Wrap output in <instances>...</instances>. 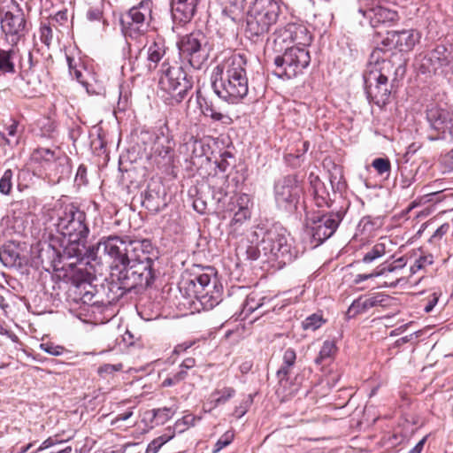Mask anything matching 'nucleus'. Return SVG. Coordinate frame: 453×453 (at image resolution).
Instances as JSON below:
<instances>
[{"label":"nucleus","mask_w":453,"mask_h":453,"mask_svg":"<svg viewBox=\"0 0 453 453\" xmlns=\"http://www.w3.org/2000/svg\"><path fill=\"white\" fill-rule=\"evenodd\" d=\"M75 181L79 185L85 184L87 182V168L82 165L77 169Z\"/></svg>","instance_id":"nucleus-59"},{"label":"nucleus","mask_w":453,"mask_h":453,"mask_svg":"<svg viewBox=\"0 0 453 453\" xmlns=\"http://www.w3.org/2000/svg\"><path fill=\"white\" fill-rule=\"evenodd\" d=\"M193 154L196 157L204 155V146L201 141L195 140L193 142Z\"/></svg>","instance_id":"nucleus-63"},{"label":"nucleus","mask_w":453,"mask_h":453,"mask_svg":"<svg viewBox=\"0 0 453 453\" xmlns=\"http://www.w3.org/2000/svg\"><path fill=\"white\" fill-rule=\"evenodd\" d=\"M174 147L173 138L168 134V130L160 128L156 136L154 152L163 158L171 157V152Z\"/></svg>","instance_id":"nucleus-24"},{"label":"nucleus","mask_w":453,"mask_h":453,"mask_svg":"<svg viewBox=\"0 0 453 453\" xmlns=\"http://www.w3.org/2000/svg\"><path fill=\"white\" fill-rule=\"evenodd\" d=\"M40 39L41 42L48 47L51 44L53 39V32L50 26L45 24L41 26Z\"/></svg>","instance_id":"nucleus-52"},{"label":"nucleus","mask_w":453,"mask_h":453,"mask_svg":"<svg viewBox=\"0 0 453 453\" xmlns=\"http://www.w3.org/2000/svg\"><path fill=\"white\" fill-rule=\"evenodd\" d=\"M151 2L142 1L139 5L132 7L128 13L124 16L127 20L140 24V27H148L151 13Z\"/></svg>","instance_id":"nucleus-23"},{"label":"nucleus","mask_w":453,"mask_h":453,"mask_svg":"<svg viewBox=\"0 0 453 453\" xmlns=\"http://www.w3.org/2000/svg\"><path fill=\"white\" fill-rule=\"evenodd\" d=\"M281 55L274 58L275 73L281 78L291 79L303 73L311 62L309 50L304 47L286 46Z\"/></svg>","instance_id":"nucleus-10"},{"label":"nucleus","mask_w":453,"mask_h":453,"mask_svg":"<svg viewBox=\"0 0 453 453\" xmlns=\"http://www.w3.org/2000/svg\"><path fill=\"white\" fill-rule=\"evenodd\" d=\"M340 206L332 209L329 213L312 217L307 220V234L311 238L313 247H317L330 238L343 219L350 203L339 196Z\"/></svg>","instance_id":"nucleus-6"},{"label":"nucleus","mask_w":453,"mask_h":453,"mask_svg":"<svg viewBox=\"0 0 453 453\" xmlns=\"http://www.w3.org/2000/svg\"><path fill=\"white\" fill-rule=\"evenodd\" d=\"M426 119L432 129L438 132L437 136H429L431 141L445 139L446 133L451 128L450 113L437 106H432L426 110Z\"/></svg>","instance_id":"nucleus-20"},{"label":"nucleus","mask_w":453,"mask_h":453,"mask_svg":"<svg viewBox=\"0 0 453 453\" xmlns=\"http://www.w3.org/2000/svg\"><path fill=\"white\" fill-rule=\"evenodd\" d=\"M166 46L161 39L146 45L134 58L130 59L131 71L136 76H148L159 66L160 62L169 59L165 57Z\"/></svg>","instance_id":"nucleus-11"},{"label":"nucleus","mask_w":453,"mask_h":453,"mask_svg":"<svg viewBox=\"0 0 453 453\" xmlns=\"http://www.w3.org/2000/svg\"><path fill=\"white\" fill-rule=\"evenodd\" d=\"M434 263V257L431 254L420 256L416 259L414 264L411 266L410 271L411 274H415L418 271L431 265Z\"/></svg>","instance_id":"nucleus-41"},{"label":"nucleus","mask_w":453,"mask_h":453,"mask_svg":"<svg viewBox=\"0 0 453 453\" xmlns=\"http://www.w3.org/2000/svg\"><path fill=\"white\" fill-rule=\"evenodd\" d=\"M158 73V87L168 94L176 103H180L193 88L191 78L180 65H172L169 59L160 64Z\"/></svg>","instance_id":"nucleus-7"},{"label":"nucleus","mask_w":453,"mask_h":453,"mask_svg":"<svg viewBox=\"0 0 453 453\" xmlns=\"http://www.w3.org/2000/svg\"><path fill=\"white\" fill-rule=\"evenodd\" d=\"M397 270L396 265L390 264L388 265L382 266L380 270H373L370 273H358L355 277V283H361L368 279L385 275L388 273H393Z\"/></svg>","instance_id":"nucleus-32"},{"label":"nucleus","mask_w":453,"mask_h":453,"mask_svg":"<svg viewBox=\"0 0 453 453\" xmlns=\"http://www.w3.org/2000/svg\"><path fill=\"white\" fill-rule=\"evenodd\" d=\"M6 135L4 133H0L5 143L10 146L17 145L19 143L18 123L13 121L6 127Z\"/></svg>","instance_id":"nucleus-36"},{"label":"nucleus","mask_w":453,"mask_h":453,"mask_svg":"<svg viewBox=\"0 0 453 453\" xmlns=\"http://www.w3.org/2000/svg\"><path fill=\"white\" fill-rule=\"evenodd\" d=\"M19 254L17 250L11 246H3L0 249V261L7 267H13L19 264Z\"/></svg>","instance_id":"nucleus-27"},{"label":"nucleus","mask_w":453,"mask_h":453,"mask_svg":"<svg viewBox=\"0 0 453 453\" xmlns=\"http://www.w3.org/2000/svg\"><path fill=\"white\" fill-rule=\"evenodd\" d=\"M58 157L55 156V152L46 148L36 149L33 153V158L38 162L45 163L44 167H51L53 162Z\"/></svg>","instance_id":"nucleus-33"},{"label":"nucleus","mask_w":453,"mask_h":453,"mask_svg":"<svg viewBox=\"0 0 453 453\" xmlns=\"http://www.w3.org/2000/svg\"><path fill=\"white\" fill-rule=\"evenodd\" d=\"M199 0H173L171 11L173 19L178 23L189 22L194 17Z\"/></svg>","instance_id":"nucleus-21"},{"label":"nucleus","mask_w":453,"mask_h":453,"mask_svg":"<svg viewBox=\"0 0 453 453\" xmlns=\"http://www.w3.org/2000/svg\"><path fill=\"white\" fill-rule=\"evenodd\" d=\"M246 0H226L223 13L232 20H236L242 14Z\"/></svg>","instance_id":"nucleus-29"},{"label":"nucleus","mask_w":453,"mask_h":453,"mask_svg":"<svg viewBox=\"0 0 453 453\" xmlns=\"http://www.w3.org/2000/svg\"><path fill=\"white\" fill-rule=\"evenodd\" d=\"M227 196V191L223 186L213 188L212 198L218 203L219 210H226L227 206L225 204V199Z\"/></svg>","instance_id":"nucleus-45"},{"label":"nucleus","mask_w":453,"mask_h":453,"mask_svg":"<svg viewBox=\"0 0 453 453\" xmlns=\"http://www.w3.org/2000/svg\"><path fill=\"white\" fill-rule=\"evenodd\" d=\"M195 293L203 309L211 310L222 301L223 287L212 268H207L193 280Z\"/></svg>","instance_id":"nucleus-13"},{"label":"nucleus","mask_w":453,"mask_h":453,"mask_svg":"<svg viewBox=\"0 0 453 453\" xmlns=\"http://www.w3.org/2000/svg\"><path fill=\"white\" fill-rule=\"evenodd\" d=\"M121 26L124 35L129 37H136L147 29V27H140V24L127 20L124 17L121 19Z\"/></svg>","instance_id":"nucleus-34"},{"label":"nucleus","mask_w":453,"mask_h":453,"mask_svg":"<svg viewBox=\"0 0 453 453\" xmlns=\"http://www.w3.org/2000/svg\"><path fill=\"white\" fill-rule=\"evenodd\" d=\"M33 63H32V53L28 52L27 56V61L26 63L24 61L20 62V68H21V77L23 80L27 81V82L29 84L30 79H29V72L32 68Z\"/></svg>","instance_id":"nucleus-51"},{"label":"nucleus","mask_w":453,"mask_h":453,"mask_svg":"<svg viewBox=\"0 0 453 453\" xmlns=\"http://www.w3.org/2000/svg\"><path fill=\"white\" fill-rule=\"evenodd\" d=\"M325 323V320L323 319L322 316L317 313L311 314V316L307 317L302 323L303 328L304 330H311L315 331L318 328H319L323 324Z\"/></svg>","instance_id":"nucleus-38"},{"label":"nucleus","mask_w":453,"mask_h":453,"mask_svg":"<svg viewBox=\"0 0 453 453\" xmlns=\"http://www.w3.org/2000/svg\"><path fill=\"white\" fill-rule=\"evenodd\" d=\"M391 69V62L385 57L379 64L375 62L374 67L364 76L367 99L379 107H383L390 96L388 74Z\"/></svg>","instance_id":"nucleus-8"},{"label":"nucleus","mask_w":453,"mask_h":453,"mask_svg":"<svg viewBox=\"0 0 453 453\" xmlns=\"http://www.w3.org/2000/svg\"><path fill=\"white\" fill-rule=\"evenodd\" d=\"M206 115L210 116L213 120L216 121H223L225 118H227V116L219 111H217L212 107L206 108Z\"/></svg>","instance_id":"nucleus-60"},{"label":"nucleus","mask_w":453,"mask_h":453,"mask_svg":"<svg viewBox=\"0 0 453 453\" xmlns=\"http://www.w3.org/2000/svg\"><path fill=\"white\" fill-rule=\"evenodd\" d=\"M15 10L7 11L1 19V27L12 44H17L28 34L30 25L23 10L16 1H12Z\"/></svg>","instance_id":"nucleus-16"},{"label":"nucleus","mask_w":453,"mask_h":453,"mask_svg":"<svg viewBox=\"0 0 453 453\" xmlns=\"http://www.w3.org/2000/svg\"><path fill=\"white\" fill-rule=\"evenodd\" d=\"M419 40L420 34L414 29L388 31L380 44L372 52L371 59L379 64L380 59L383 58L381 54L386 55L392 50H398L399 51L404 52L411 51Z\"/></svg>","instance_id":"nucleus-12"},{"label":"nucleus","mask_w":453,"mask_h":453,"mask_svg":"<svg viewBox=\"0 0 453 453\" xmlns=\"http://www.w3.org/2000/svg\"><path fill=\"white\" fill-rule=\"evenodd\" d=\"M311 194L318 207L326 206L333 209L336 207L334 205L336 202L337 195L334 193V198L332 199L325 184L319 178H316L314 181H311ZM340 196L341 195H339L338 197Z\"/></svg>","instance_id":"nucleus-22"},{"label":"nucleus","mask_w":453,"mask_h":453,"mask_svg":"<svg viewBox=\"0 0 453 453\" xmlns=\"http://www.w3.org/2000/svg\"><path fill=\"white\" fill-rule=\"evenodd\" d=\"M175 432L177 431L174 430V427L173 429L171 427H168L166 433L157 438L164 445L174 437Z\"/></svg>","instance_id":"nucleus-64"},{"label":"nucleus","mask_w":453,"mask_h":453,"mask_svg":"<svg viewBox=\"0 0 453 453\" xmlns=\"http://www.w3.org/2000/svg\"><path fill=\"white\" fill-rule=\"evenodd\" d=\"M251 244L239 245L236 248V253L239 257H243L246 259L254 261L259 258L262 249H259L257 245H254L252 240Z\"/></svg>","instance_id":"nucleus-30"},{"label":"nucleus","mask_w":453,"mask_h":453,"mask_svg":"<svg viewBox=\"0 0 453 453\" xmlns=\"http://www.w3.org/2000/svg\"><path fill=\"white\" fill-rule=\"evenodd\" d=\"M296 360V351L291 348L287 349L283 353L282 363L287 364V365H295Z\"/></svg>","instance_id":"nucleus-58"},{"label":"nucleus","mask_w":453,"mask_h":453,"mask_svg":"<svg viewBox=\"0 0 453 453\" xmlns=\"http://www.w3.org/2000/svg\"><path fill=\"white\" fill-rule=\"evenodd\" d=\"M13 172L11 169L4 171L0 179V192L3 195H9L12 188Z\"/></svg>","instance_id":"nucleus-40"},{"label":"nucleus","mask_w":453,"mask_h":453,"mask_svg":"<svg viewBox=\"0 0 453 453\" xmlns=\"http://www.w3.org/2000/svg\"><path fill=\"white\" fill-rule=\"evenodd\" d=\"M252 403V395H248L240 402L239 405L235 407L233 415L237 418H241L242 416L246 414Z\"/></svg>","instance_id":"nucleus-44"},{"label":"nucleus","mask_w":453,"mask_h":453,"mask_svg":"<svg viewBox=\"0 0 453 453\" xmlns=\"http://www.w3.org/2000/svg\"><path fill=\"white\" fill-rule=\"evenodd\" d=\"M196 420L195 416L188 414L184 416L182 418L178 419L174 424V430L178 433H182L187 430L190 426L194 425Z\"/></svg>","instance_id":"nucleus-47"},{"label":"nucleus","mask_w":453,"mask_h":453,"mask_svg":"<svg viewBox=\"0 0 453 453\" xmlns=\"http://www.w3.org/2000/svg\"><path fill=\"white\" fill-rule=\"evenodd\" d=\"M246 65L247 59L244 55L233 53L214 67L211 87L219 98L235 104L247 96L249 81Z\"/></svg>","instance_id":"nucleus-3"},{"label":"nucleus","mask_w":453,"mask_h":453,"mask_svg":"<svg viewBox=\"0 0 453 453\" xmlns=\"http://www.w3.org/2000/svg\"><path fill=\"white\" fill-rule=\"evenodd\" d=\"M362 304H363V301L360 299V297L354 300L347 311L348 317L354 318L358 314L366 312L364 305H362Z\"/></svg>","instance_id":"nucleus-50"},{"label":"nucleus","mask_w":453,"mask_h":453,"mask_svg":"<svg viewBox=\"0 0 453 453\" xmlns=\"http://www.w3.org/2000/svg\"><path fill=\"white\" fill-rule=\"evenodd\" d=\"M293 367L294 365H287V364L282 363L280 368L277 371L276 373L280 382L283 380L287 381L288 380V376Z\"/></svg>","instance_id":"nucleus-56"},{"label":"nucleus","mask_w":453,"mask_h":453,"mask_svg":"<svg viewBox=\"0 0 453 453\" xmlns=\"http://www.w3.org/2000/svg\"><path fill=\"white\" fill-rule=\"evenodd\" d=\"M358 13L365 20H360L361 25L368 24L372 27L380 25H392L399 19L395 11L385 8L381 5H374L373 2L358 8Z\"/></svg>","instance_id":"nucleus-17"},{"label":"nucleus","mask_w":453,"mask_h":453,"mask_svg":"<svg viewBox=\"0 0 453 453\" xmlns=\"http://www.w3.org/2000/svg\"><path fill=\"white\" fill-rule=\"evenodd\" d=\"M153 418H157L160 423H165L169 420L173 415V411L171 408H160L152 410Z\"/></svg>","instance_id":"nucleus-49"},{"label":"nucleus","mask_w":453,"mask_h":453,"mask_svg":"<svg viewBox=\"0 0 453 453\" xmlns=\"http://www.w3.org/2000/svg\"><path fill=\"white\" fill-rule=\"evenodd\" d=\"M227 211H235L229 225V234L238 235L243 229L242 226L250 219V197L247 194L236 195L231 198Z\"/></svg>","instance_id":"nucleus-18"},{"label":"nucleus","mask_w":453,"mask_h":453,"mask_svg":"<svg viewBox=\"0 0 453 453\" xmlns=\"http://www.w3.org/2000/svg\"><path fill=\"white\" fill-rule=\"evenodd\" d=\"M261 305L260 299H257L255 295H249L243 303L242 312L247 316L257 310Z\"/></svg>","instance_id":"nucleus-43"},{"label":"nucleus","mask_w":453,"mask_h":453,"mask_svg":"<svg viewBox=\"0 0 453 453\" xmlns=\"http://www.w3.org/2000/svg\"><path fill=\"white\" fill-rule=\"evenodd\" d=\"M40 347L46 353L52 356H60L64 353L65 350L64 347L59 345H53L51 343H42Z\"/></svg>","instance_id":"nucleus-54"},{"label":"nucleus","mask_w":453,"mask_h":453,"mask_svg":"<svg viewBox=\"0 0 453 453\" xmlns=\"http://www.w3.org/2000/svg\"><path fill=\"white\" fill-rule=\"evenodd\" d=\"M421 148V144L418 142L411 143L404 153V157L408 161L419 149Z\"/></svg>","instance_id":"nucleus-61"},{"label":"nucleus","mask_w":453,"mask_h":453,"mask_svg":"<svg viewBox=\"0 0 453 453\" xmlns=\"http://www.w3.org/2000/svg\"><path fill=\"white\" fill-rule=\"evenodd\" d=\"M12 44L8 50L0 48V72L2 73H15V59L17 58L18 50Z\"/></svg>","instance_id":"nucleus-25"},{"label":"nucleus","mask_w":453,"mask_h":453,"mask_svg":"<svg viewBox=\"0 0 453 453\" xmlns=\"http://www.w3.org/2000/svg\"><path fill=\"white\" fill-rule=\"evenodd\" d=\"M150 250L152 245L149 240L126 242L119 236H108L88 248L83 263L88 265L101 254L112 258V280L119 288L130 292L137 288L150 287L156 279L155 258L150 256Z\"/></svg>","instance_id":"nucleus-1"},{"label":"nucleus","mask_w":453,"mask_h":453,"mask_svg":"<svg viewBox=\"0 0 453 453\" xmlns=\"http://www.w3.org/2000/svg\"><path fill=\"white\" fill-rule=\"evenodd\" d=\"M35 174L31 173L28 169H21L18 173V188L19 190H23L29 186V183L32 181Z\"/></svg>","instance_id":"nucleus-46"},{"label":"nucleus","mask_w":453,"mask_h":453,"mask_svg":"<svg viewBox=\"0 0 453 453\" xmlns=\"http://www.w3.org/2000/svg\"><path fill=\"white\" fill-rule=\"evenodd\" d=\"M280 12V5L276 0H255L247 19L245 33L247 36L257 42L266 35L274 25Z\"/></svg>","instance_id":"nucleus-5"},{"label":"nucleus","mask_w":453,"mask_h":453,"mask_svg":"<svg viewBox=\"0 0 453 453\" xmlns=\"http://www.w3.org/2000/svg\"><path fill=\"white\" fill-rule=\"evenodd\" d=\"M234 439V434L231 431L226 432L216 442L215 452L221 450L228 446Z\"/></svg>","instance_id":"nucleus-53"},{"label":"nucleus","mask_w":453,"mask_h":453,"mask_svg":"<svg viewBox=\"0 0 453 453\" xmlns=\"http://www.w3.org/2000/svg\"><path fill=\"white\" fill-rule=\"evenodd\" d=\"M302 187L296 177L288 175L280 179L274 185V198L277 206L287 211H293L299 203Z\"/></svg>","instance_id":"nucleus-15"},{"label":"nucleus","mask_w":453,"mask_h":453,"mask_svg":"<svg viewBox=\"0 0 453 453\" xmlns=\"http://www.w3.org/2000/svg\"><path fill=\"white\" fill-rule=\"evenodd\" d=\"M252 242H259L266 259L276 262L279 267L291 263L298 256L290 234L280 226H257L252 231Z\"/></svg>","instance_id":"nucleus-4"},{"label":"nucleus","mask_w":453,"mask_h":453,"mask_svg":"<svg viewBox=\"0 0 453 453\" xmlns=\"http://www.w3.org/2000/svg\"><path fill=\"white\" fill-rule=\"evenodd\" d=\"M381 242H377L372 248L367 251L364 257L363 262L369 264L373 262L375 259L381 257L386 253V243L387 238H381Z\"/></svg>","instance_id":"nucleus-31"},{"label":"nucleus","mask_w":453,"mask_h":453,"mask_svg":"<svg viewBox=\"0 0 453 453\" xmlns=\"http://www.w3.org/2000/svg\"><path fill=\"white\" fill-rule=\"evenodd\" d=\"M123 368V365L121 363L111 365V364H105L101 365L98 368V373L103 374H112L115 372H119Z\"/></svg>","instance_id":"nucleus-55"},{"label":"nucleus","mask_w":453,"mask_h":453,"mask_svg":"<svg viewBox=\"0 0 453 453\" xmlns=\"http://www.w3.org/2000/svg\"><path fill=\"white\" fill-rule=\"evenodd\" d=\"M55 225L58 234L61 235L59 249L56 248L55 240L52 239L46 249L41 250L40 257L47 253L54 263L74 258L76 261L70 263V265L83 264L88 250L85 243L89 234L85 212L73 204H66L58 210Z\"/></svg>","instance_id":"nucleus-2"},{"label":"nucleus","mask_w":453,"mask_h":453,"mask_svg":"<svg viewBox=\"0 0 453 453\" xmlns=\"http://www.w3.org/2000/svg\"><path fill=\"white\" fill-rule=\"evenodd\" d=\"M274 51L281 52L284 45L304 47L307 49L312 41V35L308 27L302 23H288L283 27L278 28L273 34Z\"/></svg>","instance_id":"nucleus-14"},{"label":"nucleus","mask_w":453,"mask_h":453,"mask_svg":"<svg viewBox=\"0 0 453 453\" xmlns=\"http://www.w3.org/2000/svg\"><path fill=\"white\" fill-rule=\"evenodd\" d=\"M66 61L69 67L71 76L74 77L78 82L87 87L86 81L83 80V73L77 67V64L73 58L66 55Z\"/></svg>","instance_id":"nucleus-42"},{"label":"nucleus","mask_w":453,"mask_h":453,"mask_svg":"<svg viewBox=\"0 0 453 453\" xmlns=\"http://www.w3.org/2000/svg\"><path fill=\"white\" fill-rule=\"evenodd\" d=\"M360 299L363 301L362 305H364L365 310L367 311L368 310L376 306H387L390 297L381 293H375L372 295L362 296H360Z\"/></svg>","instance_id":"nucleus-28"},{"label":"nucleus","mask_w":453,"mask_h":453,"mask_svg":"<svg viewBox=\"0 0 453 453\" xmlns=\"http://www.w3.org/2000/svg\"><path fill=\"white\" fill-rule=\"evenodd\" d=\"M426 63L429 64L428 72L440 73L445 76L453 73V48L445 45H437L425 58Z\"/></svg>","instance_id":"nucleus-19"},{"label":"nucleus","mask_w":453,"mask_h":453,"mask_svg":"<svg viewBox=\"0 0 453 453\" xmlns=\"http://www.w3.org/2000/svg\"><path fill=\"white\" fill-rule=\"evenodd\" d=\"M235 395V390L233 388L226 387L222 389H217L211 394L212 401L215 405L224 404L228 402Z\"/></svg>","instance_id":"nucleus-35"},{"label":"nucleus","mask_w":453,"mask_h":453,"mask_svg":"<svg viewBox=\"0 0 453 453\" xmlns=\"http://www.w3.org/2000/svg\"><path fill=\"white\" fill-rule=\"evenodd\" d=\"M47 169L54 172V175L58 181L61 179L67 178L71 173L68 158L65 156L58 157L51 167Z\"/></svg>","instance_id":"nucleus-26"},{"label":"nucleus","mask_w":453,"mask_h":453,"mask_svg":"<svg viewBox=\"0 0 453 453\" xmlns=\"http://www.w3.org/2000/svg\"><path fill=\"white\" fill-rule=\"evenodd\" d=\"M162 446L161 441L155 438L148 444L145 453H157Z\"/></svg>","instance_id":"nucleus-62"},{"label":"nucleus","mask_w":453,"mask_h":453,"mask_svg":"<svg viewBox=\"0 0 453 453\" xmlns=\"http://www.w3.org/2000/svg\"><path fill=\"white\" fill-rule=\"evenodd\" d=\"M208 42L201 31L182 35L177 42L179 54L183 62L194 69H201L209 58Z\"/></svg>","instance_id":"nucleus-9"},{"label":"nucleus","mask_w":453,"mask_h":453,"mask_svg":"<svg viewBox=\"0 0 453 453\" xmlns=\"http://www.w3.org/2000/svg\"><path fill=\"white\" fill-rule=\"evenodd\" d=\"M336 349L335 344L332 341H325L318 357L315 358V363L317 365H321L324 360L332 357Z\"/></svg>","instance_id":"nucleus-37"},{"label":"nucleus","mask_w":453,"mask_h":453,"mask_svg":"<svg viewBox=\"0 0 453 453\" xmlns=\"http://www.w3.org/2000/svg\"><path fill=\"white\" fill-rule=\"evenodd\" d=\"M188 373L184 370H180L179 372H175L174 374L168 376L165 378L162 382V387H172L174 386L187 377Z\"/></svg>","instance_id":"nucleus-48"},{"label":"nucleus","mask_w":453,"mask_h":453,"mask_svg":"<svg viewBox=\"0 0 453 453\" xmlns=\"http://www.w3.org/2000/svg\"><path fill=\"white\" fill-rule=\"evenodd\" d=\"M372 166L380 175L387 174L388 176L390 174L391 164L388 158L377 157L372 162Z\"/></svg>","instance_id":"nucleus-39"},{"label":"nucleus","mask_w":453,"mask_h":453,"mask_svg":"<svg viewBox=\"0 0 453 453\" xmlns=\"http://www.w3.org/2000/svg\"><path fill=\"white\" fill-rule=\"evenodd\" d=\"M62 440H58V436L49 437L45 441L42 442V444L39 446V448L35 451V453L42 451L46 449H49L54 445H57L58 443H62Z\"/></svg>","instance_id":"nucleus-57"}]
</instances>
